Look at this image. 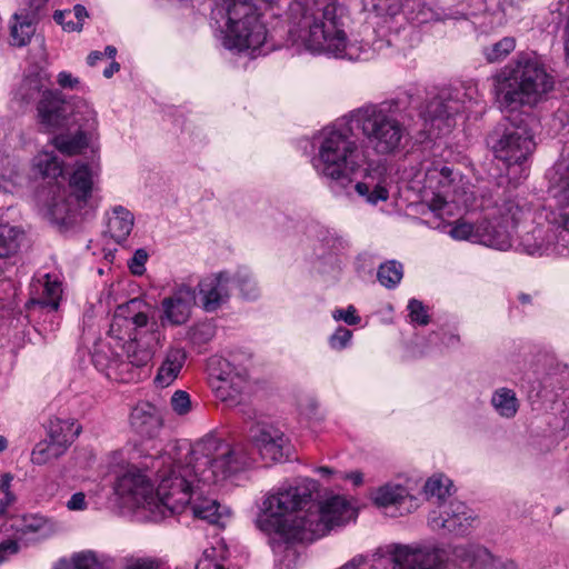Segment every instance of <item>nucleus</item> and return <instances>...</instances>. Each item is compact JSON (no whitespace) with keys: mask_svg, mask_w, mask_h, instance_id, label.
Instances as JSON below:
<instances>
[{"mask_svg":"<svg viewBox=\"0 0 569 569\" xmlns=\"http://www.w3.org/2000/svg\"><path fill=\"white\" fill-rule=\"evenodd\" d=\"M252 462L242 446L210 437L191 446L184 463H177L170 455L152 460L159 485L153 506L163 516L190 511L210 525L224 527L220 505L204 497L202 487L224 480Z\"/></svg>","mask_w":569,"mask_h":569,"instance_id":"obj_1","label":"nucleus"},{"mask_svg":"<svg viewBox=\"0 0 569 569\" xmlns=\"http://www.w3.org/2000/svg\"><path fill=\"white\" fill-rule=\"evenodd\" d=\"M317 490L316 480L303 478L266 496L254 523L268 536L274 553L296 555L293 545L322 538L355 517V509L342 496L312 502Z\"/></svg>","mask_w":569,"mask_h":569,"instance_id":"obj_2","label":"nucleus"},{"mask_svg":"<svg viewBox=\"0 0 569 569\" xmlns=\"http://www.w3.org/2000/svg\"><path fill=\"white\" fill-rule=\"evenodd\" d=\"M556 78L542 56L521 51L492 76L495 101L502 111L533 108L553 91Z\"/></svg>","mask_w":569,"mask_h":569,"instance_id":"obj_3","label":"nucleus"},{"mask_svg":"<svg viewBox=\"0 0 569 569\" xmlns=\"http://www.w3.org/2000/svg\"><path fill=\"white\" fill-rule=\"evenodd\" d=\"M346 11L337 0H293L290 32L312 52L343 58L348 47L343 22Z\"/></svg>","mask_w":569,"mask_h":569,"instance_id":"obj_4","label":"nucleus"},{"mask_svg":"<svg viewBox=\"0 0 569 569\" xmlns=\"http://www.w3.org/2000/svg\"><path fill=\"white\" fill-rule=\"evenodd\" d=\"M555 204L546 213L547 226H537L521 236L519 246L530 256L562 254L569 248V158L549 172Z\"/></svg>","mask_w":569,"mask_h":569,"instance_id":"obj_5","label":"nucleus"},{"mask_svg":"<svg viewBox=\"0 0 569 569\" xmlns=\"http://www.w3.org/2000/svg\"><path fill=\"white\" fill-rule=\"evenodd\" d=\"M317 159L321 173L341 183L351 182V176L365 163L363 152L348 129H325Z\"/></svg>","mask_w":569,"mask_h":569,"instance_id":"obj_6","label":"nucleus"},{"mask_svg":"<svg viewBox=\"0 0 569 569\" xmlns=\"http://www.w3.org/2000/svg\"><path fill=\"white\" fill-rule=\"evenodd\" d=\"M393 103L369 104L356 110L352 119L369 146L379 154L398 150L408 130L392 110Z\"/></svg>","mask_w":569,"mask_h":569,"instance_id":"obj_7","label":"nucleus"},{"mask_svg":"<svg viewBox=\"0 0 569 569\" xmlns=\"http://www.w3.org/2000/svg\"><path fill=\"white\" fill-rule=\"evenodd\" d=\"M459 547L447 550L437 545H389L373 555V562L377 567L389 565L391 569H462L456 556Z\"/></svg>","mask_w":569,"mask_h":569,"instance_id":"obj_8","label":"nucleus"},{"mask_svg":"<svg viewBox=\"0 0 569 569\" xmlns=\"http://www.w3.org/2000/svg\"><path fill=\"white\" fill-rule=\"evenodd\" d=\"M223 7L227 12L226 47L243 51L264 43L267 29L252 3L247 0H224Z\"/></svg>","mask_w":569,"mask_h":569,"instance_id":"obj_9","label":"nucleus"},{"mask_svg":"<svg viewBox=\"0 0 569 569\" xmlns=\"http://www.w3.org/2000/svg\"><path fill=\"white\" fill-rule=\"evenodd\" d=\"M422 167L425 170L423 189L432 194L428 202L433 212L442 217L445 213H451V204L467 206V191L459 172H455L441 160L423 163Z\"/></svg>","mask_w":569,"mask_h":569,"instance_id":"obj_10","label":"nucleus"},{"mask_svg":"<svg viewBox=\"0 0 569 569\" xmlns=\"http://www.w3.org/2000/svg\"><path fill=\"white\" fill-rule=\"evenodd\" d=\"M209 385L217 399L228 407L240 405L249 389L247 372L227 359L212 357L208 362Z\"/></svg>","mask_w":569,"mask_h":569,"instance_id":"obj_11","label":"nucleus"},{"mask_svg":"<svg viewBox=\"0 0 569 569\" xmlns=\"http://www.w3.org/2000/svg\"><path fill=\"white\" fill-rule=\"evenodd\" d=\"M143 301L140 299H131L124 305L119 306L112 317L109 326L108 336L113 339L116 347H121L134 336L150 332L152 340H159L156 335L158 323L149 322L148 315L141 310Z\"/></svg>","mask_w":569,"mask_h":569,"instance_id":"obj_12","label":"nucleus"},{"mask_svg":"<svg viewBox=\"0 0 569 569\" xmlns=\"http://www.w3.org/2000/svg\"><path fill=\"white\" fill-rule=\"evenodd\" d=\"M536 143L533 136L526 126L510 124L501 136L492 142V151L497 159L507 167L521 166L533 153Z\"/></svg>","mask_w":569,"mask_h":569,"instance_id":"obj_13","label":"nucleus"},{"mask_svg":"<svg viewBox=\"0 0 569 569\" xmlns=\"http://www.w3.org/2000/svg\"><path fill=\"white\" fill-rule=\"evenodd\" d=\"M72 122L79 127L74 134L61 133L52 139L54 148L69 157L80 154L91 147L98 127L97 112L82 103L77 107Z\"/></svg>","mask_w":569,"mask_h":569,"instance_id":"obj_14","label":"nucleus"},{"mask_svg":"<svg viewBox=\"0 0 569 569\" xmlns=\"http://www.w3.org/2000/svg\"><path fill=\"white\" fill-rule=\"evenodd\" d=\"M146 333L141 336H134L131 340L126 341L121 345V349L123 350L127 361H121L116 365V379L122 382H130L140 379V372L136 370H141L147 368L153 358V348L151 346V335L149 333V340L143 342V337ZM153 342H158V340H153Z\"/></svg>","mask_w":569,"mask_h":569,"instance_id":"obj_15","label":"nucleus"},{"mask_svg":"<svg viewBox=\"0 0 569 569\" xmlns=\"http://www.w3.org/2000/svg\"><path fill=\"white\" fill-rule=\"evenodd\" d=\"M114 491L137 507L153 505V485L141 469L129 466L117 477Z\"/></svg>","mask_w":569,"mask_h":569,"instance_id":"obj_16","label":"nucleus"},{"mask_svg":"<svg viewBox=\"0 0 569 569\" xmlns=\"http://www.w3.org/2000/svg\"><path fill=\"white\" fill-rule=\"evenodd\" d=\"M375 505L390 517L411 513L419 507V499L398 483H386L373 493Z\"/></svg>","mask_w":569,"mask_h":569,"instance_id":"obj_17","label":"nucleus"},{"mask_svg":"<svg viewBox=\"0 0 569 569\" xmlns=\"http://www.w3.org/2000/svg\"><path fill=\"white\" fill-rule=\"evenodd\" d=\"M475 520L463 502L451 500L448 506H442V510L430 515L429 525L433 530L445 529L456 536H463L469 532Z\"/></svg>","mask_w":569,"mask_h":569,"instance_id":"obj_18","label":"nucleus"},{"mask_svg":"<svg viewBox=\"0 0 569 569\" xmlns=\"http://www.w3.org/2000/svg\"><path fill=\"white\" fill-rule=\"evenodd\" d=\"M466 96L462 88L442 89L426 106V121H430L432 124L437 121L445 122L447 127H450V119L463 110Z\"/></svg>","mask_w":569,"mask_h":569,"instance_id":"obj_19","label":"nucleus"},{"mask_svg":"<svg viewBox=\"0 0 569 569\" xmlns=\"http://www.w3.org/2000/svg\"><path fill=\"white\" fill-rule=\"evenodd\" d=\"M252 446L266 461H280L284 457L287 438L278 428L269 425L251 429Z\"/></svg>","mask_w":569,"mask_h":569,"instance_id":"obj_20","label":"nucleus"},{"mask_svg":"<svg viewBox=\"0 0 569 569\" xmlns=\"http://www.w3.org/2000/svg\"><path fill=\"white\" fill-rule=\"evenodd\" d=\"M194 299V290L191 287L184 284L178 287L171 296L166 297L161 302L162 321H167L171 326L186 323Z\"/></svg>","mask_w":569,"mask_h":569,"instance_id":"obj_21","label":"nucleus"},{"mask_svg":"<svg viewBox=\"0 0 569 569\" xmlns=\"http://www.w3.org/2000/svg\"><path fill=\"white\" fill-rule=\"evenodd\" d=\"M456 556L462 569H518L513 560L496 558L480 546H461Z\"/></svg>","mask_w":569,"mask_h":569,"instance_id":"obj_22","label":"nucleus"},{"mask_svg":"<svg viewBox=\"0 0 569 569\" xmlns=\"http://www.w3.org/2000/svg\"><path fill=\"white\" fill-rule=\"evenodd\" d=\"M230 283L231 277L227 272L208 276L199 282V292L206 311H216L228 300Z\"/></svg>","mask_w":569,"mask_h":569,"instance_id":"obj_23","label":"nucleus"},{"mask_svg":"<svg viewBox=\"0 0 569 569\" xmlns=\"http://www.w3.org/2000/svg\"><path fill=\"white\" fill-rule=\"evenodd\" d=\"M163 421L157 407L148 401L139 402L130 413V426L132 430L144 439L157 437L162 428Z\"/></svg>","mask_w":569,"mask_h":569,"instance_id":"obj_24","label":"nucleus"},{"mask_svg":"<svg viewBox=\"0 0 569 569\" xmlns=\"http://www.w3.org/2000/svg\"><path fill=\"white\" fill-rule=\"evenodd\" d=\"M69 106L58 90L43 91L37 103L38 118L48 128H59L66 124Z\"/></svg>","mask_w":569,"mask_h":569,"instance_id":"obj_25","label":"nucleus"},{"mask_svg":"<svg viewBox=\"0 0 569 569\" xmlns=\"http://www.w3.org/2000/svg\"><path fill=\"white\" fill-rule=\"evenodd\" d=\"M97 172L87 163L78 162L69 178V199L79 208L86 206L92 196Z\"/></svg>","mask_w":569,"mask_h":569,"instance_id":"obj_26","label":"nucleus"},{"mask_svg":"<svg viewBox=\"0 0 569 569\" xmlns=\"http://www.w3.org/2000/svg\"><path fill=\"white\" fill-rule=\"evenodd\" d=\"M187 351L182 347H169L158 368L153 383L158 388L171 386L179 377L187 361Z\"/></svg>","mask_w":569,"mask_h":569,"instance_id":"obj_27","label":"nucleus"},{"mask_svg":"<svg viewBox=\"0 0 569 569\" xmlns=\"http://www.w3.org/2000/svg\"><path fill=\"white\" fill-rule=\"evenodd\" d=\"M11 527L20 536L38 535L42 539L49 538L58 531L54 520L38 513L16 517Z\"/></svg>","mask_w":569,"mask_h":569,"instance_id":"obj_28","label":"nucleus"},{"mask_svg":"<svg viewBox=\"0 0 569 569\" xmlns=\"http://www.w3.org/2000/svg\"><path fill=\"white\" fill-rule=\"evenodd\" d=\"M34 290L42 289L39 297L32 298L31 303L38 305L42 308H48L49 311H57L60 305L62 295L61 282L57 278H52L47 273L41 279H37L32 283Z\"/></svg>","mask_w":569,"mask_h":569,"instance_id":"obj_29","label":"nucleus"},{"mask_svg":"<svg viewBox=\"0 0 569 569\" xmlns=\"http://www.w3.org/2000/svg\"><path fill=\"white\" fill-rule=\"evenodd\" d=\"M487 230H482L481 244L487 247L496 248L498 250H507L511 247L512 233L515 229H511L509 224L503 223L500 219L489 221Z\"/></svg>","mask_w":569,"mask_h":569,"instance_id":"obj_30","label":"nucleus"},{"mask_svg":"<svg viewBox=\"0 0 569 569\" xmlns=\"http://www.w3.org/2000/svg\"><path fill=\"white\" fill-rule=\"evenodd\" d=\"M49 77L44 72L28 74L21 81L16 97L27 103L39 101L42 98L43 91L49 90Z\"/></svg>","mask_w":569,"mask_h":569,"instance_id":"obj_31","label":"nucleus"},{"mask_svg":"<svg viewBox=\"0 0 569 569\" xmlns=\"http://www.w3.org/2000/svg\"><path fill=\"white\" fill-rule=\"evenodd\" d=\"M133 216L126 208L114 207L108 219L107 232L118 243H121L130 234L133 227Z\"/></svg>","mask_w":569,"mask_h":569,"instance_id":"obj_32","label":"nucleus"},{"mask_svg":"<svg viewBox=\"0 0 569 569\" xmlns=\"http://www.w3.org/2000/svg\"><path fill=\"white\" fill-rule=\"evenodd\" d=\"M81 426L74 419L53 418L49 422V438L66 449L80 435Z\"/></svg>","mask_w":569,"mask_h":569,"instance_id":"obj_33","label":"nucleus"},{"mask_svg":"<svg viewBox=\"0 0 569 569\" xmlns=\"http://www.w3.org/2000/svg\"><path fill=\"white\" fill-rule=\"evenodd\" d=\"M112 560L93 551L76 553L71 561H60L54 569H110Z\"/></svg>","mask_w":569,"mask_h":569,"instance_id":"obj_34","label":"nucleus"},{"mask_svg":"<svg viewBox=\"0 0 569 569\" xmlns=\"http://www.w3.org/2000/svg\"><path fill=\"white\" fill-rule=\"evenodd\" d=\"M24 233L10 224H0V276L3 273V260L14 256L21 246Z\"/></svg>","mask_w":569,"mask_h":569,"instance_id":"obj_35","label":"nucleus"},{"mask_svg":"<svg viewBox=\"0 0 569 569\" xmlns=\"http://www.w3.org/2000/svg\"><path fill=\"white\" fill-rule=\"evenodd\" d=\"M13 19L14 22L12 23L10 31L11 44L23 47L29 43L31 37L34 34V22L28 13H16Z\"/></svg>","mask_w":569,"mask_h":569,"instance_id":"obj_36","label":"nucleus"},{"mask_svg":"<svg viewBox=\"0 0 569 569\" xmlns=\"http://www.w3.org/2000/svg\"><path fill=\"white\" fill-rule=\"evenodd\" d=\"M487 220H482L477 223H471L466 220H457L450 229L449 234L457 240H468L481 243L482 230H487Z\"/></svg>","mask_w":569,"mask_h":569,"instance_id":"obj_37","label":"nucleus"},{"mask_svg":"<svg viewBox=\"0 0 569 569\" xmlns=\"http://www.w3.org/2000/svg\"><path fill=\"white\" fill-rule=\"evenodd\" d=\"M33 167L43 178L57 179L63 173V163L53 152H40L33 159Z\"/></svg>","mask_w":569,"mask_h":569,"instance_id":"obj_38","label":"nucleus"},{"mask_svg":"<svg viewBox=\"0 0 569 569\" xmlns=\"http://www.w3.org/2000/svg\"><path fill=\"white\" fill-rule=\"evenodd\" d=\"M491 403L499 415L506 418H512L519 407L515 391L507 388L497 390L492 396Z\"/></svg>","mask_w":569,"mask_h":569,"instance_id":"obj_39","label":"nucleus"},{"mask_svg":"<svg viewBox=\"0 0 569 569\" xmlns=\"http://www.w3.org/2000/svg\"><path fill=\"white\" fill-rule=\"evenodd\" d=\"M66 448L52 441H40L36 445L31 452V461L34 465L42 466L48 463L52 459H58L66 452Z\"/></svg>","mask_w":569,"mask_h":569,"instance_id":"obj_40","label":"nucleus"},{"mask_svg":"<svg viewBox=\"0 0 569 569\" xmlns=\"http://www.w3.org/2000/svg\"><path fill=\"white\" fill-rule=\"evenodd\" d=\"M403 277V266L396 261L390 260L381 263L378 268L377 278L381 286L387 289L396 288Z\"/></svg>","mask_w":569,"mask_h":569,"instance_id":"obj_41","label":"nucleus"},{"mask_svg":"<svg viewBox=\"0 0 569 569\" xmlns=\"http://www.w3.org/2000/svg\"><path fill=\"white\" fill-rule=\"evenodd\" d=\"M527 211L518 201L510 199L501 206L498 219L509 224L511 229H516L518 223L525 219Z\"/></svg>","mask_w":569,"mask_h":569,"instance_id":"obj_42","label":"nucleus"},{"mask_svg":"<svg viewBox=\"0 0 569 569\" xmlns=\"http://www.w3.org/2000/svg\"><path fill=\"white\" fill-rule=\"evenodd\" d=\"M516 48V39L513 37H505L498 42L485 47L482 53L490 63L500 61L510 54Z\"/></svg>","mask_w":569,"mask_h":569,"instance_id":"obj_43","label":"nucleus"},{"mask_svg":"<svg viewBox=\"0 0 569 569\" xmlns=\"http://www.w3.org/2000/svg\"><path fill=\"white\" fill-rule=\"evenodd\" d=\"M451 487V480L439 475L427 480L423 491L428 498H436L438 501H443L446 497L450 496Z\"/></svg>","mask_w":569,"mask_h":569,"instance_id":"obj_44","label":"nucleus"},{"mask_svg":"<svg viewBox=\"0 0 569 569\" xmlns=\"http://www.w3.org/2000/svg\"><path fill=\"white\" fill-rule=\"evenodd\" d=\"M355 189L359 196L365 197L368 202L373 204L386 201L389 197L388 190L380 183H376L371 189L369 183L360 181L356 183Z\"/></svg>","mask_w":569,"mask_h":569,"instance_id":"obj_45","label":"nucleus"},{"mask_svg":"<svg viewBox=\"0 0 569 569\" xmlns=\"http://www.w3.org/2000/svg\"><path fill=\"white\" fill-rule=\"evenodd\" d=\"M188 335L192 345L202 347L212 340L216 329L210 322H200L191 327Z\"/></svg>","mask_w":569,"mask_h":569,"instance_id":"obj_46","label":"nucleus"},{"mask_svg":"<svg viewBox=\"0 0 569 569\" xmlns=\"http://www.w3.org/2000/svg\"><path fill=\"white\" fill-rule=\"evenodd\" d=\"M408 311L411 322L419 326H427L430 322L428 308L420 300H409Z\"/></svg>","mask_w":569,"mask_h":569,"instance_id":"obj_47","label":"nucleus"},{"mask_svg":"<svg viewBox=\"0 0 569 569\" xmlns=\"http://www.w3.org/2000/svg\"><path fill=\"white\" fill-rule=\"evenodd\" d=\"M170 406L174 413L184 416L191 410L190 396L184 390H176L170 399Z\"/></svg>","mask_w":569,"mask_h":569,"instance_id":"obj_48","label":"nucleus"},{"mask_svg":"<svg viewBox=\"0 0 569 569\" xmlns=\"http://www.w3.org/2000/svg\"><path fill=\"white\" fill-rule=\"evenodd\" d=\"M352 337L351 330L339 327L329 339L330 347L336 350L345 349Z\"/></svg>","mask_w":569,"mask_h":569,"instance_id":"obj_49","label":"nucleus"},{"mask_svg":"<svg viewBox=\"0 0 569 569\" xmlns=\"http://www.w3.org/2000/svg\"><path fill=\"white\" fill-rule=\"evenodd\" d=\"M231 282L236 283L244 298L253 299L257 297V289L253 281L248 276L231 277Z\"/></svg>","mask_w":569,"mask_h":569,"instance_id":"obj_50","label":"nucleus"},{"mask_svg":"<svg viewBox=\"0 0 569 569\" xmlns=\"http://www.w3.org/2000/svg\"><path fill=\"white\" fill-rule=\"evenodd\" d=\"M147 260L148 253L143 249H138L128 264L131 273L141 276L144 272V264Z\"/></svg>","mask_w":569,"mask_h":569,"instance_id":"obj_51","label":"nucleus"},{"mask_svg":"<svg viewBox=\"0 0 569 569\" xmlns=\"http://www.w3.org/2000/svg\"><path fill=\"white\" fill-rule=\"evenodd\" d=\"M333 318L338 321L342 320L349 326H356L361 320V318L357 315V309L353 306H349L347 309L335 310Z\"/></svg>","mask_w":569,"mask_h":569,"instance_id":"obj_52","label":"nucleus"},{"mask_svg":"<svg viewBox=\"0 0 569 569\" xmlns=\"http://www.w3.org/2000/svg\"><path fill=\"white\" fill-rule=\"evenodd\" d=\"M72 13L71 11H56L53 14V19L58 24H61L62 28L67 31H76L81 29V23H74L70 18Z\"/></svg>","mask_w":569,"mask_h":569,"instance_id":"obj_53","label":"nucleus"},{"mask_svg":"<svg viewBox=\"0 0 569 569\" xmlns=\"http://www.w3.org/2000/svg\"><path fill=\"white\" fill-rule=\"evenodd\" d=\"M123 569H158L151 559L128 557L124 558Z\"/></svg>","mask_w":569,"mask_h":569,"instance_id":"obj_54","label":"nucleus"},{"mask_svg":"<svg viewBox=\"0 0 569 569\" xmlns=\"http://www.w3.org/2000/svg\"><path fill=\"white\" fill-rule=\"evenodd\" d=\"M19 543L14 540H4L0 542V565L8 560L10 556L18 553Z\"/></svg>","mask_w":569,"mask_h":569,"instance_id":"obj_55","label":"nucleus"},{"mask_svg":"<svg viewBox=\"0 0 569 569\" xmlns=\"http://www.w3.org/2000/svg\"><path fill=\"white\" fill-rule=\"evenodd\" d=\"M57 82L61 88L71 90L77 89L80 84L79 79L67 71H61L58 74Z\"/></svg>","mask_w":569,"mask_h":569,"instance_id":"obj_56","label":"nucleus"},{"mask_svg":"<svg viewBox=\"0 0 569 569\" xmlns=\"http://www.w3.org/2000/svg\"><path fill=\"white\" fill-rule=\"evenodd\" d=\"M67 508L72 511H80L87 508L86 496L83 492H76L67 502Z\"/></svg>","mask_w":569,"mask_h":569,"instance_id":"obj_57","label":"nucleus"},{"mask_svg":"<svg viewBox=\"0 0 569 569\" xmlns=\"http://www.w3.org/2000/svg\"><path fill=\"white\" fill-rule=\"evenodd\" d=\"M16 499L12 492L3 493V497L0 499V516L7 513L8 508L16 502Z\"/></svg>","mask_w":569,"mask_h":569,"instance_id":"obj_58","label":"nucleus"},{"mask_svg":"<svg viewBox=\"0 0 569 569\" xmlns=\"http://www.w3.org/2000/svg\"><path fill=\"white\" fill-rule=\"evenodd\" d=\"M366 559L362 556L355 557L340 569H366Z\"/></svg>","mask_w":569,"mask_h":569,"instance_id":"obj_59","label":"nucleus"},{"mask_svg":"<svg viewBox=\"0 0 569 569\" xmlns=\"http://www.w3.org/2000/svg\"><path fill=\"white\" fill-rule=\"evenodd\" d=\"M13 480V476L11 473H3L0 478V491L1 493L11 492V482Z\"/></svg>","mask_w":569,"mask_h":569,"instance_id":"obj_60","label":"nucleus"},{"mask_svg":"<svg viewBox=\"0 0 569 569\" xmlns=\"http://www.w3.org/2000/svg\"><path fill=\"white\" fill-rule=\"evenodd\" d=\"M76 19H77V22L76 23H83L84 21V18L88 17V12H87V9L81 6V4H77L73 7V11L71 12Z\"/></svg>","mask_w":569,"mask_h":569,"instance_id":"obj_61","label":"nucleus"},{"mask_svg":"<svg viewBox=\"0 0 569 569\" xmlns=\"http://www.w3.org/2000/svg\"><path fill=\"white\" fill-rule=\"evenodd\" d=\"M342 478L350 480L355 486H360L363 482V475L360 471L346 473Z\"/></svg>","mask_w":569,"mask_h":569,"instance_id":"obj_62","label":"nucleus"},{"mask_svg":"<svg viewBox=\"0 0 569 569\" xmlns=\"http://www.w3.org/2000/svg\"><path fill=\"white\" fill-rule=\"evenodd\" d=\"M120 70V64L117 61H112L104 70L103 76L106 78H111L116 72Z\"/></svg>","mask_w":569,"mask_h":569,"instance_id":"obj_63","label":"nucleus"},{"mask_svg":"<svg viewBox=\"0 0 569 569\" xmlns=\"http://www.w3.org/2000/svg\"><path fill=\"white\" fill-rule=\"evenodd\" d=\"M104 58V53H102L101 51H92L88 58H87V61H88V64L93 67L97 64V62L99 60H102Z\"/></svg>","mask_w":569,"mask_h":569,"instance_id":"obj_64","label":"nucleus"}]
</instances>
